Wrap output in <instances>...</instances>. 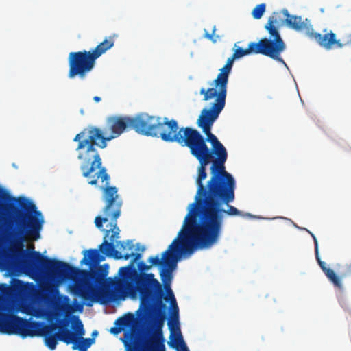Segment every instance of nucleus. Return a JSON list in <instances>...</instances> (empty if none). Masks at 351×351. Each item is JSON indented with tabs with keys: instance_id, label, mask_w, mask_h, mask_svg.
<instances>
[{
	"instance_id": "obj_1",
	"label": "nucleus",
	"mask_w": 351,
	"mask_h": 351,
	"mask_svg": "<svg viewBox=\"0 0 351 351\" xmlns=\"http://www.w3.org/2000/svg\"><path fill=\"white\" fill-rule=\"evenodd\" d=\"M83 254L84 257L80 263L89 266L90 269H81L73 267L64 261L45 256L36 251L31 252L29 258L24 261L23 264L25 267L31 271L43 270L51 279H63L69 276L74 281L70 286L71 292L84 301L93 302L95 300L97 286L101 284L108 274V264L97 266L104 260L105 256L117 260H128L133 257L127 265L132 268H135L134 263L142 256L140 252L122 254L114 249V243L108 242L106 239L99 246V250H84Z\"/></svg>"
},
{
	"instance_id": "obj_2",
	"label": "nucleus",
	"mask_w": 351,
	"mask_h": 351,
	"mask_svg": "<svg viewBox=\"0 0 351 351\" xmlns=\"http://www.w3.org/2000/svg\"><path fill=\"white\" fill-rule=\"evenodd\" d=\"M171 120L165 117L149 116L145 113L134 117L128 116H110L107 117L106 130L95 126H88L77 134L73 141L77 142L76 151L80 160V170L84 178H89L97 169H102V160L97 148L104 149L107 143L119 137L127 130L133 129L137 133L155 137H160L169 131Z\"/></svg>"
},
{
	"instance_id": "obj_3",
	"label": "nucleus",
	"mask_w": 351,
	"mask_h": 351,
	"mask_svg": "<svg viewBox=\"0 0 351 351\" xmlns=\"http://www.w3.org/2000/svg\"><path fill=\"white\" fill-rule=\"evenodd\" d=\"M43 223L41 212L32 201L25 197H14L0 187V261L10 262L14 253L3 241L4 226L8 240L21 248L23 242L40 239Z\"/></svg>"
},
{
	"instance_id": "obj_4",
	"label": "nucleus",
	"mask_w": 351,
	"mask_h": 351,
	"mask_svg": "<svg viewBox=\"0 0 351 351\" xmlns=\"http://www.w3.org/2000/svg\"><path fill=\"white\" fill-rule=\"evenodd\" d=\"M196 243V241L184 223L177 237L162 254V257L160 258L157 255L156 256H150L147 260L152 267L153 265L161 266L159 274L161 281L163 282L165 292L167 293L166 300H170L174 319L173 322L169 321L168 322L169 329L171 331V341L169 342V344L177 348L180 346L182 351H189V349L183 340L179 328V309L171 285L173 278V273L177 267L179 257L182 255H191L196 250H201Z\"/></svg>"
},
{
	"instance_id": "obj_5",
	"label": "nucleus",
	"mask_w": 351,
	"mask_h": 351,
	"mask_svg": "<svg viewBox=\"0 0 351 351\" xmlns=\"http://www.w3.org/2000/svg\"><path fill=\"white\" fill-rule=\"evenodd\" d=\"M235 199V190L228 195L215 194L196 210V214L184 223L202 250L209 249L219 241L224 215L240 216L242 212L230 205Z\"/></svg>"
},
{
	"instance_id": "obj_6",
	"label": "nucleus",
	"mask_w": 351,
	"mask_h": 351,
	"mask_svg": "<svg viewBox=\"0 0 351 351\" xmlns=\"http://www.w3.org/2000/svg\"><path fill=\"white\" fill-rule=\"evenodd\" d=\"M169 131L164 133L162 140L165 142H176L182 147H187L191 154L199 162L196 184L197 191L195 202L189 205V213L185 219H189L194 214L196 210L213 196L209 192L208 181L204 185L203 181L207 177L206 166L211 162L208 147L206 143L205 138L200 132L191 127L179 128L178 121L171 119L169 123Z\"/></svg>"
},
{
	"instance_id": "obj_7",
	"label": "nucleus",
	"mask_w": 351,
	"mask_h": 351,
	"mask_svg": "<svg viewBox=\"0 0 351 351\" xmlns=\"http://www.w3.org/2000/svg\"><path fill=\"white\" fill-rule=\"evenodd\" d=\"M119 277L108 279L109 286L113 289L114 298L124 299L125 296L132 298L138 293L141 304L145 306V311L149 313L152 304L159 307H165L162 300L166 302L167 293L165 292L163 283L161 284L152 273L138 274L136 268L130 266L121 267L119 269Z\"/></svg>"
},
{
	"instance_id": "obj_8",
	"label": "nucleus",
	"mask_w": 351,
	"mask_h": 351,
	"mask_svg": "<svg viewBox=\"0 0 351 351\" xmlns=\"http://www.w3.org/2000/svg\"><path fill=\"white\" fill-rule=\"evenodd\" d=\"M219 116L200 114L197 124L206 135V143L211 145L208 152L211 158L210 174L208 180L209 192L213 194H226L236 189V182L233 176L226 170L225 163L228 158L226 147L217 137L211 132L214 122Z\"/></svg>"
},
{
	"instance_id": "obj_9",
	"label": "nucleus",
	"mask_w": 351,
	"mask_h": 351,
	"mask_svg": "<svg viewBox=\"0 0 351 351\" xmlns=\"http://www.w3.org/2000/svg\"><path fill=\"white\" fill-rule=\"evenodd\" d=\"M101 179L104 185L101 186L103 192L102 200L104 206L102 209L103 217L97 216L95 219V223L97 228H101L103 223L110 221L108 230H104L105 234L104 241L107 240L111 232L110 237V242L114 243V240L119 237L120 230L117 226V219L121 215V209L123 201L118 194V189L116 186H110V177L107 173L106 167L100 169L93 176L88 178V183L90 185H97L98 179Z\"/></svg>"
},
{
	"instance_id": "obj_10",
	"label": "nucleus",
	"mask_w": 351,
	"mask_h": 351,
	"mask_svg": "<svg viewBox=\"0 0 351 351\" xmlns=\"http://www.w3.org/2000/svg\"><path fill=\"white\" fill-rule=\"evenodd\" d=\"M236 59L232 55L228 59L223 67L219 70V73L212 83L215 88H209L207 90L204 88H201L200 94L204 95V101H208L214 97L215 99L210 108H203L200 114L219 116L225 107L229 75Z\"/></svg>"
},
{
	"instance_id": "obj_11",
	"label": "nucleus",
	"mask_w": 351,
	"mask_h": 351,
	"mask_svg": "<svg viewBox=\"0 0 351 351\" xmlns=\"http://www.w3.org/2000/svg\"><path fill=\"white\" fill-rule=\"evenodd\" d=\"M57 327L56 324H45L43 322L27 319L17 315L11 335H18L23 338L43 336L45 337L46 346L50 350H54L58 340L62 341L60 334L64 332V328H60L58 332L53 333Z\"/></svg>"
},
{
	"instance_id": "obj_12",
	"label": "nucleus",
	"mask_w": 351,
	"mask_h": 351,
	"mask_svg": "<svg viewBox=\"0 0 351 351\" xmlns=\"http://www.w3.org/2000/svg\"><path fill=\"white\" fill-rule=\"evenodd\" d=\"M279 27V26L274 25L272 21H267L265 29L267 31L269 37L261 38L258 43L264 51L265 56L285 64L280 55L285 51L286 44L280 36Z\"/></svg>"
},
{
	"instance_id": "obj_13",
	"label": "nucleus",
	"mask_w": 351,
	"mask_h": 351,
	"mask_svg": "<svg viewBox=\"0 0 351 351\" xmlns=\"http://www.w3.org/2000/svg\"><path fill=\"white\" fill-rule=\"evenodd\" d=\"M154 306L156 305L152 304V307L148 313L145 311V306H144V317L150 319L155 327L152 336L145 341L143 350L165 351V339L162 330L165 315L160 309L154 308Z\"/></svg>"
},
{
	"instance_id": "obj_14",
	"label": "nucleus",
	"mask_w": 351,
	"mask_h": 351,
	"mask_svg": "<svg viewBox=\"0 0 351 351\" xmlns=\"http://www.w3.org/2000/svg\"><path fill=\"white\" fill-rule=\"evenodd\" d=\"M68 62L69 67L68 77L73 79L78 77L84 79L95 67L96 59L90 51L84 50L71 52L69 54Z\"/></svg>"
},
{
	"instance_id": "obj_15",
	"label": "nucleus",
	"mask_w": 351,
	"mask_h": 351,
	"mask_svg": "<svg viewBox=\"0 0 351 351\" xmlns=\"http://www.w3.org/2000/svg\"><path fill=\"white\" fill-rule=\"evenodd\" d=\"M307 36L315 40L321 47L326 50L331 49L333 45H336L338 48H342L344 46H351V35L348 40L342 43L340 40L336 39V34L332 31L322 35L320 33L315 32L312 27Z\"/></svg>"
},
{
	"instance_id": "obj_16",
	"label": "nucleus",
	"mask_w": 351,
	"mask_h": 351,
	"mask_svg": "<svg viewBox=\"0 0 351 351\" xmlns=\"http://www.w3.org/2000/svg\"><path fill=\"white\" fill-rule=\"evenodd\" d=\"M282 14L285 17V24L288 27L297 32H304L306 36L311 31L313 26L308 19L302 21L301 16L291 15L287 9L282 10Z\"/></svg>"
},
{
	"instance_id": "obj_17",
	"label": "nucleus",
	"mask_w": 351,
	"mask_h": 351,
	"mask_svg": "<svg viewBox=\"0 0 351 351\" xmlns=\"http://www.w3.org/2000/svg\"><path fill=\"white\" fill-rule=\"evenodd\" d=\"M76 319V327L75 331H72L69 329L64 328V332L60 334L62 341L69 345L73 344V350H76L77 348V343L79 340L83 338L85 331L84 330V326L81 320L78 317H75Z\"/></svg>"
},
{
	"instance_id": "obj_18",
	"label": "nucleus",
	"mask_w": 351,
	"mask_h": 351,
	"mask_svg": "<svg viewBox=\"0 0 351 351\" xmlns=\"http://www.w3.org/2000/svg\"><path fill=\"white\" fill-rule=\"evenodd\" d=\"M308 232L311 235L313 239L314 244H315V253L317 261L321 267L322 270L327 277V278L337 287L339 289H341L343 287L341 278L339 276H337L334 270L330 268L326 267V263L322 261H321L320 257L319 256V250H318V243L317 238L309 230H307Z\"/></svg>"
},
{
	"instance_id": "obj_19",
	"label": "nucleus",
	"mask_w": 351,
	"mask_h": 351,
	"mask_svg": "<svg viewBox=\"0 0 351 351\" xmlns=\"http://www.w3.org/2000/svg\"><path fill=\"white\" fill-rule=\"evenodd\" d=\"M16 315L8 311L7 306L0 307V333L11 335Z\"/></svg>"
},
{
	"instance_id": "obj_20",
	"label": "nucleus",
	"mask_w": 351,
	"mask_h": 351,
	"mask_svg": "<svg viewBox=\"0 0 351 351\" xmlns=\"http://www.w3.org/2000/svg\"><path fill=\"white\" fill-rule=\"evenodd\" d=\"M249 54H262L265 56V53L261 49L258 42H251L248 45V47L245 49L238 47L235 49L233 53L234 58L237 59L241 58Z\"/></svg>"
},
{
	"instance_id": "obj_21",
	"label": "nucleus",
	"mask_w": 351,
	"mask_h": 351,
	"mask_svg": "<svg viewBox=\"0 0 351 351\" xmlns=\"http://www.w3.org/2000/svg\"><path fill=\"white\" fill-rule=\"evenodd\" d=\"M114 36L115 35L110 36L108 38H105L94 49L90 51L96 60L114 46Z\"/></svg>"
},
{
	"instance_id": "obj_22",
	"label": "nucleus",
	"mask_w": 351,
	"mask_h": 351,
	"mask_svg": "<svg viewBox=\"0 0 351 351\" xmlns=\"http://www.w3.org/2000/svg\"><path fill=\"white\" fill-rule=\"evenodd\" d=\"M135 321L134 315L128 313L127 315L119 317L114 322V324L121 327L123 330L125 327L131 326Z\"/></svg>"
},
{
	"instance_id": "obj_23",
	"label": "nucleus",
	"mask_w": 351,
	"mask_h": 351,
	"mask_svg": "<svg viewBox=\"0 0 351 351\" xmlns=\"http://www.w3.org/2000/svg\"><path fill=\"white\" fill-rule=\"evenodd\" d=\"M273 22L274 25L282 27L285 24V17L282 14V10L278 12H273L272 15L269 17L267 21Z\"/></svg>"
},
{
	"instance_id": "obj_24",
	"label": "nucleus",
	"mask_w": 351,
	"mask_h": 351,
	"mask_svg": "<svg viewBox=\"0 0 351 351\" xmlns=\"http://www.w3.org/2000/svg\"><path fill=\"white\" fill-rule=\"evenodd\" d=\"M95 338H82L79 340L77 349L79 351H86L95 343Z\"/></svg>"
},
{
	"instance_id": "obj_25",
	"label": "nucleus",
	"mask_w": 351,
	"mask_h": 351,
	"mask_svg": "<svg viewBox=\"0 0 351 351\" xmlns=\"http://www.w3.org/2000/svg\"><path fill=\"white\" fill-rule=\"evenodd\" d=\"M114 247H117L119 250V252H125L127 249L129 250H132L134 248V245L132 241L128 240L127 241H117L116 243H114Z\"/></svg>"
},
{
	"instance_id": "obj_26",
	"label": "nucleus",
	"mask_w": 351,
	"mask_h": 351,
	"mask_svg": "<svg viewBox=\"0 0 351 351\" xmlns=\"http://www.w3.org/2000/svg\"><path fill=\"white\" fill-rule=\"evenodd\" d=\"M266 5L261 3L256 5L252 12V15L255 19H260L265 12Z\"/></svg>"
},
{
	"instance_id": "obj_27",
	"label": "nucleus",
	"mask_w": 351,
	"mask_h": 351,
	"mask_svg": "<svg viewBox=\"0 0 351 351\" xmlns=\"http://www.w3.org/2000/svg\"><path fill=\"white\" fill-rule=\"evenodd\" d=\"M12 287L6 284H0V296L9 297L12 293Z\"/></svg>"
},
{
	"instance_id": "obj_28",
	"label": "nucleus",
	"mask_w": 351,
	"mask_h": 351,
	"mask_svg": "<svg viewBox=\"0 0 351 351\" xmlns=\"http://www.w3.org/2000/svg\"><path fill=\"white\" fill-rule=\"evenodd\" d=\"M152 265H148L145 264L144 262L141 261L138 263V274L146 273L145 271L150 269Z\"/></svg>"
},
{
	"instance_id": "obj_29",
	"label": "nucleus",
	"mask_w": 351,
	"mask_h": 351,
	"mask_svg": "<svg viewBox=\"0 0 351 351\" xmlns=\"http://www.w3.org/2000/svg\"><path fill=\"white\" fill-rule=\"evenodd\" d=\"M216 31V27L215 26L213 27V32L212 34H210L208 33V32H205V34H204V37L210 40L211 41H213V43H215L217 41V38H219L218 36H215V32Z\"/></svg>"
},
{
	"instance_id": "obj_30",
	"label": "nucleus",
	"mask_w": 351,
	"mask_h": 351,
	"mask_svg": "<svg viewBox=\"0 0 351 351\" xmlns=\"http://www.w3.org/2000/svg\"><path fill=\"white\" fill-rule=\"evenodd\" d=\"M121 330H122V329L121 328V327H119V326L115 325V326L112 327L110 328V332L112 334L118 335L119 333H120L121 332Z\"/></svg>"
},
{
	"instance_id": "obj_31",
	"label": "nucleus",
	"mask_w": 351,
	"mask_h": 351,
	"mask_svg": "<svg viewBox=\"0 0 351 351\" xmlns=\"http://www.w3.org/2000/svg\"><path fill=\"white\" fill-rule=\"evenodd\" d=\"M75 302L76 310L81 311L83 309V304L77 302L76 301H75Z\"/></svg>"
},
{
	"instance_id": "obj_32",
	"label": "nucleus",
	"mask_w": 351,
	"mask_h": 351,
	"mask_svg": "<svg viewBox=\"0 0 351 351\" xmlns=\"http://www.w3.org/2000/svg\"><path fill=\"white\" fill-rule=\"evenodd\" d=\"M66 312L72 313L75 311V309L73 308L72 305L68 304L66 307Z\"/></svg>"
},
{
	"instance_id": "obj_33",
	"label": "nucleus",
	"mask_w": 351,
	"mask_h": 351,
	"mask_svg": "<svg viewBox=\"0 0 351 351\" xmlns=\"http://www.w3.org/2000/svg\"><path fill=\"white\" fill-rule=\"evenodd\" d=\"M136 251H141V252H143L145 250V247L144 246H141L139 243H138L136 245Z\"/></svg>"
},
{
	"instance_id": "obj_34",
	"label": "nucleus",
	"mask_w": 351,
	"mask_h": 351,
	"mask_svg": "<svg viewBox=\"0 0 351 351\" xmlns=\"http://www.w3.org/2000/svg\"><path fill=\"white\" fill-rule=\"evenodd\" d=\"M93 100L95 101V102H99L101 101V97H99V96H95L93 97Z\"/></svg>"
},
{
	"instance_id": "obj_35",
	"label": "nucleus",
	"mask_w": 351,
	"mask_h": 351,
	"mask_svg": "<svg viewBox=\"0 0 351 351\" xmlns=\"http://www.w3.org/2000/svg\"><path fill=\"white\" fill-rule=\"evenodd\" d=\"M97 335H98V332H97V330H94V331L92 332V336H93V337H92V338H95V337H96Z\"/></svg>"
},
{
	"instance_id": "obj_36",
	"label": "nucleus",
	"mask_w": 351,
	"mask_h": 351,
	"mask_svg": "<svg viewBox=\"0 0 351 351\" xmlns=\"http://www.w3.org/2000/svg\"><path fill=\"white\" fill-rule=\"evenodd\" d=\"M87 306H91V304H86Z\"/></svg>"
},
{
	"instance_id": "obj_37",
	"label": "nucleus",
	"mask_w": 351,
	"mask_h": 351,
	"mask_svg": "<svg viewBox=\"0 0 351 351\" xmlns=\"http://www.w3.org/2000/svg\"><path fill=\"white\" fill-rule=\"evenodd\" d=\"M350 268L351 269V264L350 265Z\"/></svg>"
}]
</instances>
